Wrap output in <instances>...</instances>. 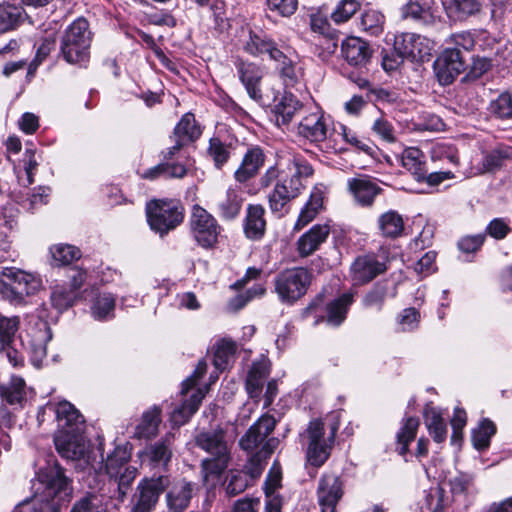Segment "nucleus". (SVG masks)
I'll return each instance as SVG.
<instances>
[{
    "instance_id": "1",
    "label": "nucleus",
    "mask_w": 512,
    "mask_h": 512,
    "mask_svg": "<svg viewBox=\"0 0 512 512\" xmlns=\"http://www.w3.org/2000/svg\"><path fill=\"white\" fill-rule=\"evenodd\" d=\"M42 482V496L24 501L16 506L13 512H57L56 505L69 500L72 488L62 470H51Z\"/></svg>"
},
{
    "instance_id": "2",
    "label": "nucleus",
    "mask_w": 512,
    "mask_h": 512,
    "mask_svg": "<svg viewBox=\"0 0 512 512\" xmlns=\"http://www.w3.org/2000/svg\"><path fill=\"white\" fill-rule=\"evenodd\" d=\"M195 444L209 454L201 462L204 478H218L228 468L231 454L225 441L223 430L206 431L199 433L195 438Z\"/></svg>"
},
{
    "instance_id": "3",
    "label": "nucleus",
    "mask_w": 512,
    "mask_h": 512,
    "mask_svg": "<svg viewBox=\"0 0 512 512\" xmlns=\"http://www.w3.org/2000/svg\"><path fill=\"white\" fill-rule=\"evenodd\" d=\"M93 33L84 17L76 18L63 32L60 52L70 64L85 65L90 58Z\"/></svg>"
},
{
    "instance_id": "4",
    "label": "nucleus",
    "mask_w": 512,
    "mask_h": 512,
    "mask_svg": "<svg viewBox=\"0 0 512 512\" xmlns=\"http://www.w3.org/2000/svg\"><path fill=\"white\" fill-rule=\"evenodd\" d=\"M42 285L41 279L14 267L4 268L0 275V295L11 303L21 304L34 295Z\"/></svg>"
},
{
    "instance_id": "5",
    "label": "nucleus",
    "mask_w": 512,
    "mask_h": 512,
    "mask_svg": "<svg viewBox=\"0 0 512 512\" xmlns=\"http://www.w3.org/2000/svg\"><path fill=\"white\" fill-rule=\"evenodd\" d=\"M311 281L312 274L307 268H288L275 276L274 291L282 304L291 306L307 293Z\"/></svg>"
},
{
    "instance_id": "6",
    "label": "nucleus",
    "mask_w": 512,
    "mask_h": 512,
    "mask_svg": "<svg viewBox=\"0 0 512 512\" xmlns=\"http://www.w3.org/2000/svg\"><path fill=\"white\" fill-rule=\"evenodd\" d=\"M337 430L336 424L331 425L330 435L325 438L324 423L319 419L309 422L300 436L307 443L306 458L310 465L319 468L328 460Z\"/></svg>"
},
{
    "instance_id": "7",
    "label": "nucleus",
    "mask_w": 512,
    "mask_h": 512,
    "mask_svg": "<svg viewBox=\"0 0 512 512\" xmlns=\"http://www.w3.org/2000/svg\"><path fill=\"white\" fill-rule=\"evenodd\" d=\"M184 209L177 200H152L146 205L147 221L150 228L164 236L175 229L184 218Z\"/></svg>"
},
{
    "instance_id": "8",
    "label": "nucleus",
    "mask_w": 512,
    "mask_h": 512,
    "mask_svg": "<svg viewBox=\"0 0 512 512\" xmlns=\"http://www.w3.org/2000/svg\"><path fill=\"white\" fill-rule=\"evenodd\" d=\"M275 426L276 420L273 416L268 414L261 416L240 439V447L247 452H253L261 446L257 452L268 459L279 445L278 438L267 439Z\"/></svg>"
},
{
    "instance_id": "9",
    "label": "nucleus",
    "mask_w": 512,
    "mask_h": 512,
    "mask_svg": "<svg viewBox=\"0 0 512 512\" xmlns=\"http://www.w3.org/2000/svg\"><path fill=\"white\" fill-rule=\"evenodd\" d=\"M194 241L203 249H214L223 231L218 220L200 205H194L189 219Z\"/></svg>"
},
{
    "instance_id": "10",
    "label": "nucleus",
    "mask_w": 512,
    "mask_h": 512,
    "mask_svg": "<svg viewBox=\"0 0 512 512\" xmlns=\"http://www.w3.org/2000/svg\"><path fill=\"white\" fill-rule=\"evenodd\" d=\"M305 188V184L296 178L285 177L276 182L268 194V206L272 214L281 218L289 213L290 202L297 198Z\"/></svg>"
},
{
    "instance_id": "11",
    "label": "nucleus",
    "mask_w": 512,
    "mask_h": 512,
    "mask_svg": "<svg viewBox=\"0 0 512 512\" xmlns=\"http://www.w3.org/2000/svg\"><path fill=\"white\" fill-rule=\"evenodd\" d=\"M21 346L26 350L34 364L40 363L46 356L47 343L52 339V331L46 321L38 319L29 324L25 333L20 334Z\"/></svg>"
},
{
    "instance_id": "12",
    "label": "nucleus",
    "mask_w": 512,
    "mask_h": 512,
    "mask_svg": "<svg viewBox=\"0 0 512 512\" xmlns=\"http://www.w3.org/2000/svg\"><path fill=\"white\" fill-rule=\"evenodd\" d=\"M438 82L445 86L450 85L466 70L467 59L457 49H444L433 64Z\"/></svg>"
},
{
    "instance_id": "13",
    "label": "nucleus",
    "mask_w": 512,
    "mask_h": 512,
    "mask_svg": "<svg viewBox=\"0 0 512 512\" xmlns=\"http://www.w3.org/2000/svg\"><path fill=\"white\" fill-rule=\"evenodd\" d=\"M170 486L167 475L143 479L137 486L138 499L133 506V512H152L160 495Z\"/></svg>"
},
{
    "instance_id": "14",
    "label": "nucleus",
    "mask_w": 512,
    "mask_h": 512,
    "mask_svg": "<svg viewBox=\"0 0 512 512\" xmlns=\"http://www.w3.org/2000/svg\"><path fill=\"white\" fill-rule=\"evenodd\" d=\"M343 496V482L333 473H325L321 476L317 497L321 512H335L336 506Z\"/></svg>"
},
{
    "instance_id": "15",
    "label": "nucleus",
    "mask_w": 512,
    "mask_h": 512,
    "mask_svg": "<svg viewBox=\"0 0 512 512\" xmlns=\"http://www.w3.org/2000/svg\"><path fill=\"white\" fill-rule=\"evenodd\" d=\"M387 270L385 262L374 254L358 256L350 266V274L354 284L363 285L371 282Z\"/></svg>"
},
{
    "instance_id": "16",
    "label": "nucleus",
    "mask_w": 512,
    "mask_h": 512,
    "mask_svg": "<svg viewBox=\"0 0 512 512\" xmlns=\"http://www.w3.org/2000/svg\"><path fill=\"white\" fill-rule=\"evenodd\" d=\"M242 49L253 57L267 55L270 60L283 58L282 50L278 47L275 40L263 31L249 30Z\"/></svg>"
},
{
    "instance_id": "17",
    "label": "nucleus",
    "mask_w": 512,
    "mask_h": 512,
    "mask_svg": "<svg viewBox=\"0 0 512 512\" xmlns=\"http://www.w3.org/2000/svg\"><path fill=\"white\" fill-rule=\"evenodd\" d=\"M20 324L19 317H5L0 315V351L6 352L9 362L17 367L23 364L24 357L21 352L12 346L14 337Z\"/></svg>"
},
{
    "instance_id": "18",
    "label": "nucleus",
    "mask_w": 512,
    "mask_h": 512,
    "mask_svg": "<svg viewBox=\"0 0 512 512\" xmlns=\"http://www.w3.org/2000/svg\"><path fill=\"white\" fill-rule=\"evenodd\" d=\"M235 67L238 73L239 80L245 87L249 97L256 102H261L263 99L261 91V80L263 72L259 65L237 59Z\"/></svg>"
},
{
    "instance_id": "19",
    "label": "nucleus",
    "mask_w": 512,
    "mask_h": 512,
    "mask_svg": "<svg viewBox=\"0 0 512 512\" xmlns=\"http://www.w3.org/2000/svg\"><path fill=\"white\" fill-rule=\"evenodd\" d=\"M327 132V119L318 106H314L313 110L305 115L298 125L299 135L314 143L324 141Z\"/></svg>"
},
{
    "instance_id": "20",
    "label": "nucleus",
    "mask_w": 512,
    "mask_h": 512,
    "mask_svg": "<svg viewBox=\"0 0 512 512\" xmlns=\"http://www.w3.org/2000/svg\"><path fill=\"white\" fill-rule=\"evenodd\" d=\"M196 483L182 479L174 483L166 493V506L168 512H184L197 491Z\"/></svg>"
},
{
    "instance_id": "21",
    "label": "nucleus",
    "mask_w": 512,
    "mask_h": 512,
    "mask_svg": "<svg viewBox=\"0 0 512 512\" xmlns=\"http://www.w3.org/2000/svg\"><path fill=\"white\" fill-rule=\"evenodd\" d=\"M48 409L56 416L58 432H83L84 418L71 403L62 401L57 405L49 406Z\"/></svg>"
},
{
    "instance_id": "22",
    "label": "nucleus",
    "mask_w": 512,
    "mask_h": 512,
    "mask_svg": "<svg viewBox=\"0 0 512 512\" xmlns=\"http://www.w3.org/2000/svg\"><path fill=\"white\" fill-rule=\"evenodd\" d=\"M266 155L260 146L253 145L248 147L243 155L240 166L234 172V178L238 183H246L254 178L263 167Z\"/></svg>"
},
{
    "instance_id": "23",
    "label": "nucleus",
    "mask_w": 512,
    "mask_h": 512,
    "mask_svg": "<svg viewBox=\"0 0 512 512\" xmlns=\"http://www.w3.org/2000/svg\"><path fill=\"white\" fill-rule=\"evenodd\" d=\"M54 443L58 453L65 459H81L86 452V446L82 432H57Z\"/></svg>"
},
{
    "instance_id": "24",
    "label": "nucleus",
    "mask_w": 512,
    "mask_h": 512,
    "mask_svg": "<svg viewBox=\"0 0 512 512\" xmlns=\"http://www.w3.org/2000/svg\"><path fill=\"white\" fill-rule=\"evenodd\" d=\"M265 208L261 204H248L243 222L245 236L253 241L261 240L266 233Z\"/></svg>"
},
{
    "instance_id": "25",
    "label": "nucleus",
    "mask_w": 512,
    "mask_h": 512,
    "mask_svg": "<svg viewBox=\"0 0 512 512\" xmlns=\"http://www.w3.org/2000/svg\"><path fill=\"white\" fill-rule=\"evenodd\" d=\"M341 54L348 64L361 68L369 62L371 50L366 41L358 37H348L342 42Z\"/></svg>"
},
{
    "instance_id": "26",
    "label": "nucleus",
    "mask_w": 512,
    "mask_h": 512,
    "mask_svg": "<svg viewBox=\"0 0 512 512\" xmlns=\"http://www.w3.org/2000/svg\"><path fill=\"white\" fill-rule=\"evenodd\" d=\"M330 234L328 224H315L297 240V251L301 257L313 254L326 241Z\"/></svg>"
},
{
    "instance_id": "27",
    "label": "nucleus",
    "mask_w": 512,
    "mask_h": 512,
    "mask_svg": "<svg viewBox=\"0 0 512 512\" xmlns=\"http://www.w3.org/2000/svg\"><path fill=\"white\" fill-rule=\"evenodd\" d=\"M437 12L435 0H409L401 7L402 18H410L425 24L433 23Z\"/></svg>"
},
{
    "instance_id": "28",
    "label": "nucleus",
    "mask_w": 512,
    "mask_h": 512,
    "mask_svg": "<svg viewBox=\"0 0 512 512\" xmlns=\"http://www.w3.org/2000/svg\"><path fill=\"white\" fill-rule=\"evenodd\" d=\"M426 39L420 35L413 33H402L395 37L394 50L397 51L404 59H422L428 51L422 48ZM427 50L429 48L427 47Z\"/></svg>"
},
{
    "instance_id": "29",
    "label": "nucleus",
    "mask_w": 512,
    "mask_h": 512,
    "mask_svg": "<svg viewBox=\"0 0 512 512\" xmlns=\"http://www.w3.org/2000/svg\"><path fill=\"white\" fill-rule=\"evenodd\" d=\"M326 187L323 184L315 185L309 199L301 209L295 224V229H301L308 225L323 208Z\"/></svg>"
},
{
    "instance_id": "30",
    "label": "nucleus",
    "mask_w": 512,
    "mask_h": 512,
    "mask_svg": "<svg viewBox=\"0 0 512 512\" xmlns=\"http://www.w3.org/2000/svg\"><path fill=\"white\" fill-rule=\"evenodd\" d=\"M348 189L355 201L361 206H370L381 188L367 178H352L348 180Z\"/></svg>"
},
{
    "instance_id": "31",
    "label": "nucleus",
    "mask_w": 512,
    "mask_h": 512,
    "mask_svg": "<svg viewBox=\"0 0 512 512\" xmlns=\"http://www.w3.org/2000/svg\"><path fill=\"white\" fill-rule=\"evenodd\" d=\"M302 108L303 104L294 94L284 92L272 109V112L275 115L276 124L278 126L289 124L295 113L300 111Z\"/></svg>"
},
{
    "instance_id": "32",
    "label": "nucleus",
    "mask_w": 512,
    "mask_h": 512,
    "mask_svg": "<svg viewBox=\"0 0 512 512\" xmlns=\"http://www.w3.org/2000/svg\"><path fill=\"white\" fill-rule=\"evenodd\" d=\"M244 198L239 190L229 187L217 204L218 214L225 221L236 219L242 209Z\"/></svg>"
},
{
    "instance_id": "33",
    "label": "nucleus",
    "mask_w": 512,
    "mask_h": 512,
    "mask_svg": "<svg viewBox=\"0 0 512 512\" xmlns=\"http://www.w3.org/2000/svg\"><path fill=\"white\" fill-rule=\"evenodd\" d=\"M203 398L204 394L202 390L197 389L189 399L175 407L170 415V422L172 425L179 427L185 424L190 417L196 413Z\"/></svg>"
},
{
    "instance_id": "34",
    "label": "nucleus",
    "mask_w": 512,
    "mask_h": 512,
    "mask_svg": "<svg viewBox=\"0 0 512 512\" xmlns=\"http://www.w3.org/2000/svg\"><path fill=\"white\" fill-rule=\"evenodd\" d=\"M396 286L387 280L377 282L363 298V305L366 308H375L380 311L387 296L395 297Z\"/></svg>"
},
{
    "instance_id": "35",
    "label": "nucleus",
    "mask_w": 512,
    "mask_h": 512,
    "mask_svg": "<svg viewBox=\"0 0 512 512\" xmlns=\"http://www.w3.org/2000/svg\"><path fill=\"white\" fill-rule=\"evenodd\" d=\"M282 57L283 58L273 60L278 64L277 70L279 77L285 87H294L302 80L303 69L297 62L289 58L283 51Z\"/></svg>"
},
{
    "instance_id": "36",
    "label": "nucleus",
    "mask_w": 512,
    "mask_h": 512,
    "mask_svg": "<svg viewBox=\"0 0 512 512\" xmlns=\"http://www.w3.org/2000/svg\"><path fill=\"white\" fill-rule=\"evenodd\" d=\"M116 298L111 293H98L91 302L90 313L97 321H108L115 316Z\"/></svg>"
},
{
    "instance_id": "37",
    "label": "nucleus",
    "mask_w": 512,
    "mask_h": 512,
    "mask_svg": "<svg viewBox=\"0 0 512 512\" xmlns=\"http://www.w3.org/2000/svg\"><path fill=\"white\" fill-rule=\"evenodd\" d=\"M402 166L409 171L418 182L426 178L424 154L415 147L405 149L401 156Z\"/></svg>"
},
{
    "instance_id": "38",
    "label": "nucleus",
    "mask_w": 512,
    "mask_h": 512,
    "mask_svg": "<svg viewBox=\"0 0 512 512\" xmlns=\"http://www.w3.org/2000/svg\"><path fill=\"white\" fill-rule=\"evenodd\" d=\"M202 134V129L197 123L194 114H184L174 128L173 138H178L180 142L189 144L196 141Z\"/></svg>"
},
{
    "instance_id": "39",
    "label": "nucleus",
    "mask_w": 512,
    "mask_h": 512,
    "mask_svg": "<svg viewBox=\"0 0 512 512\" xmlns=\"http://www.w3.org/2000/svg\"><path fill=\"white\" fill-rule=\"evenodd\" d=\"M420 425L416 417H406L403 419L401 427L396 434V451L401 456H405L409 451V444L415 440Z\"/></svg>"
},
{
    "instance_id": "40",
    "label": "nucleus",
    "mask_w": 512,
    "mask_h": 512,
    "mask_svg": "<svg viewBox=\"0 0 512 512\" xmlns=\"http://www.w3.org/2000/svg\"><path fill=\"white\" fill-rule=\"evenodd\" d=\"M378 229L384 237L397 238L403 233L404 220L397 211L389 210L379 216Z\"/></svg>"
},
{
    "instance_id": "41",
    "label": "nucleus",
    "mask_w": 512,
    "mask_h": 512,
    "mask_svg": "<svg viewBox=\"0 0 512 512\" xmlns=\"http://www.w3.org/2000/svg\"><path fill=\"white\" fill-rule=\"evenodd\" d=\"M512 157V147L508 145H498L492 150L486 152L481 160L482 172H493L502 167L504 162Z\"/></svg>"
},
{
    "instance_id": "42",
    "label": "nucleus",
    "mask_w": 512,
    "mask_h": 512,
    "mask_svg": "<svg viewBox=\"0 0 512 512\" xmlns=\"http://www.w3.org/2000/svg\"><path fill=\"white\" fill-rule=\"evenodd\" d=\"M161 408L154 405L145 411L140 423L136 427L135 434L138 438H151L156 435L161 422Z\"/></svg>"
},
{
    "instance_id": "43",
    "label": "nucleus",
    "mask_w": 512,
    "mask_h": 512,
    "mask_svg": "<svg viewBox=\"0 0 512 512\" xmlns=\"http://www.w3.org/2000/svg\"><path fill=\"white\" fill-rule=\"evenodd\" d=\"M352 302L353 296L349 293H344L331 301L326 308L327 322L331 325L339 326L345 320Z\"/></svg>"
},
{
    "instance_id": "44",
    "label": "nucleus",
    "mask_w": 512,
    "mask_h": 512,
    "mask_svg": "<svg viewBox=\"0 0 512 512\" xmlns=\"http://www.w3.org/2000/svg\"><path fill=\"white\" fill-rule=\"evenodd\" d=\"M187 174V169L180 163L162 162L152 168L147 169L142 178L154 180L160 177L164 178H183Z\"/></svg>"
},
{
    "instance_id": "45",
    "label": "nucleus",
    "mask_w": 512,
    "mask_h": 512,
    "mask_svg": "<svg viewBox=\"0 0 512 512\" xmlns=\"http://www.w3.org/2000/svg\"><path fill=\"white\" fill-rule=\"evenodd\" d=\"M130 458L131 453L126 446H116L105 460V472L108 477L117 478L120 471L128 466L127 464Z\"/></svg>"
},
{
    "instance_id": "46",
    "label": "nucleus",
    "mask_w": 512,
    "mask_h": 512,
    "mask_svg": "<svg viewBox=\"0 0 512 512\" xmlns=\"http://www.w3.org/2000/svg\"><path fill=\"white\" fill-rule=\"evenodd\" d=\"M24 9L13 4L0 5V33L16 29L23 21Z\"/></svg>"
},
{
    "instance_id": "47",
    "label": "nucleus",
    "mask_w": 512,
    "mask_h": 512,
    "mask_svg": "<svg viewBox=\"0 0 512 512\" xmlns=\"http://www.w3.org/2000/svg\"><path fill=\"white\" fill-rule=\"evenodd\" d=\"M231 149V144L223 142L219 136H214L209 140L207 156L217 169H222L230 159Z\"/></svg>"
},
{
    "instance_id": "48",
    "label": "nucleus",
    "mask_w": 512,
    "mask_h": 512,
    "mask_svg": "<svg viewBox=\"0 0 512 512\" xmlns=\"http://www.w3.org/2000/svg\"><path fill=\"white\" fill-rule=\"evenodd\" d=\"M51 265L65 266L73 261L80 259L81 251L79 248L69 244H57L50 248Z\"/></svg>"
},
{
    "instance_id": "49",
    "label": "nucleus",
    "mask_w": 512,
    "mask_h": 512,
    "mask_svg": "<svg viewBox=\"0 0 512 512\" xmlns=\"http://www.w3.org/2000/svg\"><path fill=\"white\" fill-rule=\"evenodd\" d=\"M25 386L21 377L13 376L8 385L0 387L1 396L10 405L21 404L26 396Z\"/></svg>"
},
{
    "instance_id": "50",
    "label": "nucleus",
    "mask_w": 512,
    "mask_h": 512,
    "mask_svg": "<svg viewBox=\"0 0 512 512\" xmlns=\"http://www.w3.org/2000/svg\"><path fill=\"white\" fill-rule=\"evenodd\" d=\"M137 475V469L133 466H126L122 471H120V474L118 477L111 478V483L114 485L115 488V495L120 500H125L128 491L131 488L132 483L134 482Z\"/></svg>"
},
{
    "instance_id": "51",
    "label": "nucleus",
    "mask_w": 512,
    "mask_h": 512,
    "mask_svg": "<svg viewBox=\"0 0 512 512\" xmlns=\"http://www.w3.org/2000/svg\"><path fill=\"white\" fill-rule=\"evenodd\" d=\"M235 354V344L232 341L220 340L217 342L214 351L213 365L218 371L227 368Z\"/></svg>"
},
{
    "instance_id": "52",
    "label": "nucleus",
    "mask_w": 512,
    "mask_h": 512,
    "mask_svg": "<svg viewBox=\"0 0 512 512\" xmlns=\"http://www.w3.org/2000/svg\"><path fill=\"white\" fill-rule=\"evenodd\" d=\"M488 112L501 120L512 119V95L509 92L501 93L490 102Z\"/></svg>"
},
{
    "instance_id": "53",
    "label": "nucleus",
    "mask_w": 512,
    "mask_h": 512,
    "mask_svg": "<svg viewBox=\"0 0 512 512\" xmlns=\"http://www.w3.org/2000/svg\"><path fill=\"white\" fill-rule=\"evenodd\" d=\"M496 433L495 424L489 419H483L478 428L472 433V440L477 450L489 447L492 436Z\"/></svg>"
},
{
    "instance_id": "54",
    "label": "nucleus",
    "mask_w": 512,
    "mask_h": 512,
    "mask_svg": "<svg viewBox=\"0 0 512 512\" xmlns=\"http://www.w3.org/2000/svg\"><path fill=\"white\" fill-rule=\"evenodd\" d=\"M268 371L264 365L253 364L246 380V389L251 397H257L262 388Z\"/></svg>"
},
{
    "instance_id": "55",
    "label": "nucleus",
    "mask_w": 512,
    "mask_h": 512,
    "mask_svg": "<svg viewBox=\"0 0 512 512\" xmlns=\"http://www.w3.org/2000/svg\"><path fill=\"white\" fill-rule=\"evenodd\" d=\"M77 295L71 287L57 286L51 293V302L59 311L66 310L74 304Z\"/></svg>"
},
{
    "instance_id": "56",
    "label": "nucleus",
    "mask_w": 512,
    "mask_h": 512,
    "mask_svg": "<svg viewBox=\"0 0 512 512\" xmlns=\"http://www.w3.org/2000/svg\"><path fill=\"white\" fill-rule=\"evenodd\" d=\"M384 16L377 10H367L361 16V26L371 36H378L383 32Z\"/></svg>"
},
{
    "instance_id": "57",
    "label": "nucleus",
    "mask_w": 512,
    "mask_h": 512,
    "mask_svg": "<svg viewBox=\"0 0 512 512\" xmlns=\"http://www.w3.org/2000/svg\"><path fill=\"white\" fill-rule=\"evenodd\" d=\"M360 6L358 0H341L331 13V19L336 24L345 23L360 9Z\"/></svg>"
},
{
    "instance_id": "58",
    "label": "nucleus",
    "mask_w": 512,
    "mask_h": 512,
    "mask_svg": "<svg viewBox=\"0 0 512 512\" xmlns=\"http://www.w3.org/2000/svg\"><path fill=\"white\" fill-rule=\"evenodd\" d=\"M450 8L461 18L477 16L482 12V0H450Z\"/></svg>"
},
{
    "instance_id": "59",
    "label": "nucleus",
    "mask_w": 512,
    "mask_h": 512,
    "mask_svg": "<svg viewBox=\"0 0 512 512\" xmlns=\"http://www.w3.org/2000/svg\"><path fill=\"white\" fill-rule=\"evenodd\" d=\"M148 454L151 462L154 466L163 465L166 466L171 458V449H170V441L169 439H165L159 442H156L152 445Z\"/></svg>"
},
{
    "instance_id": "60",
    "label": "nucleus",
    "mask_w": 512,
    "mask_h": 512,
    "mask_svg": "<svg viewBox=\"0 0 512 512\" xmlns=\"http://www.w3.org/2000/svg\"><path fill=\"white\" fill-rule=\"evenodd\" d=\"M249 476L241 470L231 471L230 477L226 486V492L230 496L238 495L244 492L249 486L253 485Z\"/></svg>"
},
{
    "instance_id": "61",
    "label": "nucleus",
    "mask_w": 512,
    "mask_h": 512,
    "mask_svg": "<svg viewBox=\"0 0 512 512\" xmlns=\"http://www.w3.org/2000/svg\"><path fill=\"white\" fill-rule=\"evenodd\" d=\"M250 453L251 455L241 471L248 475L249 479L252 481V483H254L262 475L266 466L267 459L260 455L257 451Z\"/></svg>"
},
{
    "instance_id": "62",
    "label": "nucleus",
    "mask_w": 512,
    "mask_h": 512,
    "mask_svg": "<svg viewBox=\"0 0 512 512\" xmlns=\"http://www.w3.org/2000/svg\"><path fill=\"white\" fill-rule=\"evenodd\" d=\"M102 500L96 494H87L78 500L70 512H103Z\"/></svg>"
},
{
    "instance_id": "63",
    "label": "nucleus",
    "mask_w": 512,
    "mask_h": 512,
    "mask_svg": "<svg viewBox=\"0 0 512 512\" xmlns=\"http://www.w3.org/2000/svg\"><path fill=\"white\" fill-rule=\"evenodd\" d=\"M450 491L454 497L472 492L473 478L468 474H460L449 480Z\"/></svg>"
},
{
    "instance_id": "64",
    "label": "nucleus",
    "mask_w": 512,
    "mask_h": 512,
    "mask_svg": "<svg viewBox=\"0 0 512 512\" xmlns=\"http://www.w3.org/2000/svg\"><path fill=\"white\" fill-rule=\"evenodd\" d=\"M282 470L278 462L271 466L264 483L265 496L277 495L276 491L281 487Z\"/></svg>"
}]
</instances>
